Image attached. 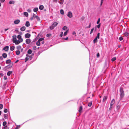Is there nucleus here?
<instances>
[{"mask_svg": "<svg viewBox=\"0 0 129 129\" xmlns=\"http://www.w3.org/2000/svg\"><path fill=\"white\" fill-rule=\"evenodd\" d=\"M21 46L20 45L18 46L17 47V48L18 50L20 49H21Z\"/></svg>", "mask_w": 129, "mask_h": 129, "instance_id": "nucleus-41", "label": "nucleus"}, {"mask_svg": "<svg viewBox=\"0 0 129 129\" xmlns=\"http://www.w3.org/2000/svg\"><path fill=\"white\" fill-rule=\"evenodd\" d=\"M120 100H121L124 96V91L123 90V88L122 87H121L120 90Z\"/></svg>", "mask_w": 129, "mask_h": 129, "instance_id": "nucleus-1", "label": "nucleus"}, {"mask_svg": "<svg viewBox=\"0 0 129 129\" xmlns=\"http://www.w3.org/2000/svg\"><path fill=\"white\" fill-rule=\"evenodd\" d=\"M94 30V28H92V29H91V32H90V34H91L93 32V31Z\"/></svg>", "mask_w": 129, "mask_h": 129, "instance_id": "nucleus-52", "label": "nucleus"}, {"mask_svg": "<svg viewBox=\"0 0 129 129\" xmlns=\"http://www.w3.org/2000/svg\"><path fill=\"white\" fill-rule=\"evenodd\" d=\"M62 29L63 30H66L67 29V27L66 26H65L63 27Z\"/></svg>", "mask_w": 129, "mask_h": 129, "instance_id": "nucleus-43", "label": "nucleus"}, {"mask_svg": "<svg viewBox=\"0 0 129 129\" xmlns=\"http://www.w3.org/2000/svg\"><path fill=\"white\" fill-rule=\"evenodd\" d=\"M11 60L10 59H8L6 60V63L7 64H9L11 62Z\"/></svg>", "mask_w": 129, "mask_h": 129, "instance_id": "nucleus-12", "label": "nucleus"}, {"mask_svg": "<svg viewBox=\"0 0 129 129\" xmlns=\"http://www.w3.org/2000/svg\"><path fill=\"white\" fill-rule=\"evenodd\" d=\"M29 59V58L28 57H26L25 58V62L27 61Z\"/></svg>", "mask_w": 129, "mask_h": 129, "instance_id": "nucleus-55", "label": "nucleus"}, {"mask_svg": "<svg viewBox=\"0 0 129 129\" xmlns=\"http://www.w3.org/2000/svg\"><path fill=\"white\" fill-rule=\"evenodd\" d=\"M58 24V23L56 22H54L52 24L55 27Z\"/></svg>", "mask_w": 129, "mask_h": 129, "instance_id": "nucleus-14", "label": "nucleus"}, {"mask_svg": "<svg viewBox=\"0 0 129 129\" xmlns=\"http://www.w3.org/2000/svg\"><path fill=\"white\" fill-rule=\"evenodd\" d=\"M12 73V71H9L7 73V75L8 76H9Z\"/></svg>", "mask_w": 129, "mask_h": 129, "instance_id": "nucleus-15", "label": "nucleus"}, {"mask_svg": "<svg viewBox=\"0 0 129 129\" xmlns=\"http://www.w3.org/2000/svg\"><path fill=\"white\" fill-rule=\"evenodd\" d=\"M12 65V64H10L9 65H8L7 66H6L7 67V68H8V69L10 68L11 67Z\"/></svg>", "mask_w": 129, "mask_h": 129, "instance_id": "nucleus-27", "label": "nucleus"}, {"mask_svg": "<svg viewBox=\"0 0 129 129\" xmlns=\"http://www.w3.org/2000/svg\"><path fill=\"white\" fill-rule=\"evenodd\" d=\"M20 22V21L19 19H17L14 21V23L15 24H18Z\"/></svg>", "mask_w": 129, "mask_h": 129, "instance_id": "nucleus-5", "label": "nucleus"}, {"mask_svg": "<svg viewBox=\"0 0 129 129\" xmlns=\"http://www.w3.org/2000/svg\"><path fill=\"white\" fill-rule=\"evenodd\" d=\"M7 124V122L6 121H4L3 122V125L4 126H5Z\"/></svg>", "mask_w": 129, "mask_h": 129, "instance_id": "nucleus-34", "label": "nucleus"}, {"mask_svg": "<svg viewBox=\"0 0 129 129\" xmlns=\"http://www.w3.org/2000/svg\"><path fill=\"white\" fill-rule=\"evenodd\" d=\"M115 102V100L114 99H113L111 102L110 105L112 106L114 104Z\"/></svg>", "mask_w": 129, "mask_h": 129, "instance_id": "nucleus-8", "label": "nucleus"}, {"mask_svg": "<svg viewBox=\"0 0 129 129\" xmlns=\"http://www.w3.org/2000/svg\"><path fill=\"white\" fill-rule=\"evenodd\" d=\"M27 53L29 54H31L32 53V50L31 49L27 51Z\"/></svg>", "mask_w": 129, "mask_h": 129, "instance_id": "nucleus-17", "label": "nucleus"}, {"mask_svg": "<svg viewBox=\"0 0 129 129\" xmlns=\"http://www.w3.org/2000/svg\"><path fill=\"white\" fill-rule=\"evenodd\" d=\"M14 2L13 1H11L9 2V4H14Z\"/></svg>", "mask_w": 129, "mask_h": 129, "instance_id": "nucleus-26", "label": "nucleus"}, {"mask_svg": "<svg viewBox=\"0 0 129 129\" xmlns=\"http://www.w3.org/2000/svg\"><path fill=\"white\" fill-rule=\"evenodd\" d=\"M100 55H99V53H97V57L98 58L99 57Z\"/></svg>", "mask_w": 129, "mask_h": 129, "instance_id": "nucleus-58", "label": "nucleus"}, {"mask_svg": "<svg viewBox=\"0 0 129 129\" xmlns=\"http://www.w3.org/2000/svg\"><path fill=\"white\" fill-rule=\"evenodd\" d=\"M3 108V105L2 104H0V109H1Z\"/></svg>", "mask_w": 129, "mask_h": 129, "instance_id": "nucleus-48", "label": "nucleus"}, {"mask_svg": "<svg viewBox=\"0 0 129 129\" xmlns=\"http://www.w3.org/2000/svg\"><path fill=\"white\" fill-rule=\"evenodd\" d=\"M123 37H120L119 38V40L120 41H121L123 40Z\"/></svg>", "mask_w": 129, "mask_h": 129, "instance_id": "nucleus-53", "label": "nucleus"}, {"mask_svg": "<svg viewBox=\"0 0 129 129\" xmlns=\"http://www.w3.org/2000/svg\"><path fill=\"white\" fill-rule=\"evenodd\" d=\"M67 16L70 18L72 17V13L70 11L68 12L67 14Z\"/></svg>", "mask_w": 129, "mask_h": 129, "instance_id": "nucleus-3", "label": "nucleus"}, {"mask_svg": "<svg viewBox=\"0 0 129 129\" xmlns=\"http://www.w3.org/2000/svg\"><path fill=\"white\" fill-rule=\"evenodd\" d=\"M120 108V106L118 105L117 107V109H119Z\"/></svg>", "mask_w": 129, "mask_h": 129, "instance_id": "nucleus-64", "label": "nucleus"}, {"mask_svg": "<svg viewBox=\"0 0 129 129\" xmlns=\"http://www.w3.org/2000/svg\"><path fill=\"white\" fill-rule=\"evenodd\" d=\"M9 49V47L8 46H7L5 47H4L3 49V50L5 51H7Z\"/></svg>", "mask_w": 129, "mask_h": 129, "instance_id": "nucleus-4", "label": "nucleus"}, {"mask_svg": "<svg viewBox=\"0 0 129 129\" xmlns=\"http://www.w3.org/2000/svg\"><path fill=\"white\" fill-rule=\"evenodd\" d=\"M7 55L6 53H3L2 54V57L4 58H5L7 57Z\"/></svg>", "mask_w": 129, "mask_h": 129, "instance_id": "nucleus-11", "label": "nucleus"}, {"mask_svg": "<svg viewBox=\"0 0 129 129\" xmlns=\"http://www.w3.org/2000/svg\"><path fill=\"white\" fill-rule=\"evenodd\" d=\"M18 40H19V41H20V42H22L23 41V39L22 38V39H20Z\"/></svg>", "mask_w": 129, "mask_h": 129, "instance_id": "nucleus-54", "label": "nucleus"}, {"mask_svg": "<svg viewBox=\"0 0 129 129\" xmlns=\"http://www.w3.org/2000/svg\"><path fill=\"white\" fill-rule=\"evenodd\" d=\"M20 43V41H19V40H16V42L15 43V44L16 45H18Z\"/></svg>", "mask_w": 129, "mask_h": 129, "instance_id": "nucleus-19", "label": "nucleus"}, {"mask_svg": "<svg viewBox=\"0 0 129 129\" xmlns=\"http://www.w3.org/2000/svg\"><path fill=\"white\" fill-rule=\"evenodd\" d=\"M38 10V8L37 7H36L34 8L33 11L34 12H36Z\"/></svg>", "mask_w": 129, "mask_h": 129, "instance_id": "nucleus-21", "label": "nucleus"}, {"mask_svg": "<svg viewBox=\"0 0 129 129\" xmlns=\"http://www.w3.org/2000/svg\"><path fill=\"white\" fill-rule=\"evenodd\" d=\"M55 27L53 25L50 27V28L51 30L53 29Z\"/></svg>", "mask_w": 129, "mask_h": 129, "instance_id": "nucleus-24", "label": "nucleus"}, {"mask_svg": "<svg viewBox=\"0 0 129 129\" xmlns=\"http://www.w3.org/2000/svg\"><path fill=\"white\" fill-rule=\"evenodd\" d=\"M60 12L61 14L63 15L64 14V11L63 10L61 9L60 11Z\"/></svg>", "mask_w": 129, "mask_h": 129, "instance_id": "nucleus-29", "label": "nucleus"}, {"mask_svg": "<svg viewBox=\"0 0 129 129\" xmlns=\"http://www.w3.org/2000/svg\"><path fill=\"white\" fill-rule=\"evenodd\" d=\"M36 46H34L33 47V49L34 50H35L36 49Z\"/></svg>", "mask_w": 129, "mask_h": 129, "instance_id": "nucleus-61", "label": "nucleus"}, {"mask_svg": "<svg viewBox=\"0 0 129 129\" xmlns=\"http://www.w3.org/2000/svg\"><path fill=\"white\" fill-rule=\"evenodd\" d=\"M92 105V102L91 101L88 104V106L90 107L91 106V105Z\"/></svg>", "mask_w": 129, "mask_h": 129, "instance_id": "nucleus-32", "label": "nucleus"}, {"mask_svg": "<svg viewBox=\"0 0 129 129\" xmlns=\"http://www.w3.org/2000/svg\"><path fill=\"white\" fill-rule=\"evenodd\" d=\"M24 15L26 17H28V13L26 12H24Z\"/></svg>", "mask_w": 129, "mask_h": 129, "instance_id": "nucleus-18", "label": "nucleus"}, {"mask_svg": "<svg viewBox=\"0 0 129 129\" xmlns=\"http://www.w3.org/2000/svg\"><path fill=\"white\" fill-rule=\"evenodd\" d=\"M116 58L115 57H113L112 59L111 60L112 61H114L115 60H116Z\"/></svg>", "mask_w": 129, "mask_h": 129, "instance_id": "nucleus-35", "label": "nucleus"}, {"mask_svg": "<svg viewBox=\"0 0 129 129\" xmlns=\"http://www.w3.org/2000/svg\"><path fill=\"white\" fill-rule=\"evenodd\" d=\"M44 39L42 38H40L38 40V41L39 42L43 41Z\"/></svg>", "mask_w": 129, "mask_h": 129, "instance_id": "nucleus-33", "label": "nucleus"}, {"mask_svg": "<svg viewBox=\"0 0 129 129\" xmlns=\"http://www.w3.org/2000/svg\"><path fill=\"white\" fill-rule=\"evenodd\" d=\"M31 40L30 39H27L26 40V43L27 44H29L30 43Z\"/></svg>", "mask_w": 129, "mask_h": 129, "instance_id": "nucleus-7", "label": "nucleus"}, {"mask_svg": "<svg viewBox=\"0 0 129 129\" xmlns=\"http://www.w3.org/2000/svg\"><path fill=\"white\" fill-rule=\"evenodd\" d=\"M15 47L14 46H12L10 47V50L11 51H12L14 50Z\"/></svg>", "mask_w": 129, "mask_h": 129, "instance_id": "nucleus-16", "label": "nucleus"}, {"mask_svg": "<svg viewBox=\"0 0 129 129\" xmlns=\"http://www.w3.org/2000/svg\"><path fill=\"white\" fill-rule=\"evenodd\" d=\"M63 2H64V1H63H63H61V2H59V3L61 4H63Z\"/></svg>", "mask_w": 129, "mask_h": 129, "instance_id": "nucleus-59", "label": "nucleus"}, {"mask_svg": "<svg viewBox=\"0 0 129 129\" xmlns=\"http://www.w3.org/2000/svg\"><path fill=\"white\" fill-rule=\"evenodd\" d=\"M30 24L29 22L28 21H26L25 25L26 26L28 27L30 26Z\"/></svg>", "mask_w": 129, "mask_h": 129, "instance_id": "nucleus-9", "label": "nucleus"}, {"mask_svg": "<svg viewBox=\"0 0 129 129\" xmlns=\"http://www.w3.org/2000/svg\"><path fill=\"white\" fill-rule=\"evenodd\" d=\"M4 79L5 80H6L7 79V77L6 76H4Z\"/></svg>", "mask_w": 129, "mask_h": 129, "instance_id": "nucleus-57", "label": "nucleus"}, {"mask_svg": "<svg viewBox=\"0 0 129 129\" xmlns=\"http://www.w3.org/2000/svg\"><path fill=\"white\" fill-rule=\"evenodd\" d=\"M97 39L96 37V38L93 40V43H95L97 42Z\"/></svg>", "mask_w": 129, "mask_h": 129, "instance_id": "nucleus-22", "label": "nucleus"}, {"mask_svg": "<svg viewBox=\"0 0 129 129\" xmlns=\"http://www.w3.org/2000/svg\"><path fill=\"white\" fill-rule=\"evenodd\" d=\"M16 37V35H13L12 36L13 38V43H15L17 40Z\"/></svg>", "mask_w": 129, "mask_h": 129, "instance_id": "nucleus-2", "label": "nucleus"}, {"mask_svg": "<svg viewBox=\"0 0 129 129\" xmlns=\"http://www.w3.org/2000/svg\"><path fill=\"white\" fill-rule=\"evenodd\" d=\"M51 36V34H47V36L48 37H50Z\"/></svg>", "mask_w": 129, "mask_h": 129, "instance_id": "nucleus-42", "label": "nucleus"}, {"mask_svg": "<svg viewBox=\"0 0 129 129\" xmlns=\"http://www.w3.org/2000/svg\"><path fill=\"white\" fill-rule=\"evenodd\" d=\"M20 53V52L18 50L16 52V54L17 55H19Z\"/></svg>", "mask_w": 129, "mask_h": 129, "instance_id": "nucleus-23", "label": "nucleus"}, {"mask_svg": "<svg viewBox=\"0 0 129 129\" xmlns=\"http://www.w3.org/2000/svg\"><path fill=\"white\" fill-rule=\"evenodd\" d=\"M107 99V97L106 96H104L103 98V101L104 102Z\"/></svg>", "mask_w": 129, "mask_h": 129, "instance_id": "nucleus-20", "label": "nucleus"}, {"mask_svg": "<svg viewBox=\"0 0 129 129\" xmlns=\"http://www.w3.org/2000/svg\"><path fill=\"white\" fill-rule=\"evenodd\" d=\"M100 18H99L98 20H97V24H99V22H100Z\"/></svg>", "mask_w": 129, "mask_h": 129, "instance_id": "nucleus-51", "label": "nucleus"}, {"mask_svg": "<svg viewBox=\"0 0 129 129\" xmlns=\"http://www.w3.org/2000/svg\"><path fill=\"white\" fill-rule=\"evenodd\" d=\"M63 35V32H61V34L60 35V37H62V36Z\"/></svg>", "mask_w": 129, "mask_h": 129, "instance_id": "nucleus-45", "label": "nucleus"}, {"mask_svg": "<svg viewBox=\"0 0 129 129\" xmlns=\"http://www.w3.org/2000/svg\"><path fill=\"white\" fill-rule=\"evenodd\" d=\"M12 65V64H10L9 65H8L7 66H6L7 67V68H8V69L10 68L11 67Z\"/></svg>", "mask_w": 129, "mask_h": 129, "instance_id": "nucleus-28", "label": "nucleus"}, {"mask_svg": "<svg viewBox=\"0 0 129 129\" xmlns=\"http://www.w3.org/2000/svg\"><path fill=\"white\" fill-rule=\"evenodd\" d=\"M39 9L41 10H43L44 8V7L43 5H41L39 6Z\"/></svg>", "mask_w": 129, "mask_h": 129, "instance_id": "nucleus-13", "label": "nucleus"}, {"mask_svg": "<svg viewBox=\"0 0 129 129\" xmlns=\"http://www.w3.org/2000/svg\"><path fill=\"white\" fill-rule=\"evenodd\" d=\"M31 35L29 33H27L25 34V37L26 38H29L30 37Z\"/></svg>", "mask_w": 129, "mask_h": 129, "instance_id": "nucleus-6", "label": "nucleus"}, {"mask_svg": "<svg viewBox=\"0 0 129 129\" xmlns=\"http://www.w3.org/2000/svg\"><path fill=\"white\" fill-rule=\"evenodd\" d=\"M26 29V27L25 26H23L20 28V30L22 31H24Z\"/></svg>", "mask_w": 129, "mask_h": 129, "instance_id": "nucleus-10", "label": "nucleus"}, {"mask_svg": "<svg viewBox=\"0 0 129 129\" xmlns=\"http://www.w3.org/2000/svg\"><path fill=\"white\" fill-rule=\"evenodd\" d=\"M27 11L29 12H30L31 11V10L29 9H27Z\"/></svg>", "mask_w": 129, "mask_h": 129, "instance_id": "nucleus-50", "label": "nucleus"}, {"mask_svg": "<svg viewBox=\"0 0 129 129\" xmlns=\"http://www.w3.org/2000/svg\"><path fill=\"white\" fill-rule=\"evenodd\" d=\"M7 82H4V85H3V87L4 88H5V86L6 85V84H7Z\"/></svg>", "mask_w": 129, "mask_h": 129, "instance_id": "nucleus-39", "label": "nucleus"}, {"mask_svg": "<svg viewBox=\"0 0 129 129\" xmlns=\"http://www.w3.org/2000/svg\"><path fill=\"white\" fill-rule=\"evenodd\" d=\"M100 24H101L100 23H99L98 25L96 27H97V28H100Z\"/></svg>", "mask_w": 129, "mask_h": 129, "instance_id": "nucleus-49", "label": "nucleus"}, {"mask_svg": "<svg viewBox=\"0 0 129 129\" xmlns=\"http://www.w3.org/2000/svg\"><path fill=\"white\" fill-rule=\"evenodd\" d=\"M17 38L18 39V40L20 39H22L21 36V35H18L17 36Z\"/></svg>", "mask_w": 129, "mask_h": 129, "instance_id": "nucleus-36", "label": "nucleus"}, {"mask_svg": "<svg viewBox=\"0 0 129 129\" xmlns=\"http://www.w3.org/2000/svg\"><path fill=\"white\" fill-rule=\"evenodd\" d=\"M103 0H101V4L100 5V6H101L102 5V4L103 3Z\"/></svg>", "mask_w": 129, "mask_h": 129, "instance_id": "nucleus-56", "label": "nucleus"}, {"mask_svg": "<svg viewBox=\"0 0 129 129\" xmlns=\"http://www.w3.org/2000/svg\"><path fill=\"white\" fill-rule=\"evenodd\" d=\"M82 109V106H81L80 107L79 109V111L80 112H81V111Z\"/></svg>", "mask_w": 129, "mask_h": 129, "instance_id": "nucleus-30", "label": "nucleus"}, {"mask_svg": "<svg viewBox=\"0 0 129 129\" xmlns=\"http://www.w3.org/2000/svg\"><path fill=\"white\" fill-rule=\"evenodd\" d=\"M35 18L36 19H37L38 20H40V19L38 16H35Z\"/></svg>", "mask_w": 129, "mask_h": 129, "instance_id": "nucleus-44", "label": "nucleus"}, {"mask_svg": "<svg viewBox=\"0 0 129 129\" xmlns=\"http://www.w3.org/2000/svg\"><path fill=\"white\" fill-rule=\"evenodd\" d=\"M68 30H69L68 29V30L66 32H64V36H65L67 35L68 32Z\"/></svg>", "mask_w": 129, "mask_h": 129, "instance_id": "nucleus-37", "label": "nucleus"}, {"mask_svg": "<svg viewBox=\"0 0 129 129\" xmlns=\"http://www.w3.org/2000/svg\"><path fill=\"white\" fill-rule=\"evenodd\" d=\"M128 33H127V32H126V33H125L124 34L125 35L126 37L128 36Z\"/></svg>", "mask_w": 129, "mask_h": 129, "instance_id": "nucleus-46", "label": "nucleus"}, {"mask_svg": "<svg viewBox=\"0 0 129 129\" xmlns=\"http://www.w3.org/2000/svg\"><path fill=\"white\" fill-rule=\"evenodd\" d=\"M29 58H30V60H31L32 59V56H29Z\"/></svg>", "mask_w": 129, "mask_h": 129, "instance_id": "nucleus-63", "label": "nucleus"}, {"mask_svg": "<svg viewBox=\"0 0 129 129\" xmlns=\"http://www.w3.org/2000/svg\"><path fill=\"white\" fill-rule=\"evenodd\" d=\"M7 69H8V68H7V67L6 66L5 67H4L3 68V70H4V71H6Z\"/></svg>", "mask_w": 129, "mask_h": 129, "instance_id": "nucleus-31", "label": "nucleus"}, {"mask_svg": "<svg viewBox=\"0 0 129 129\" xmlns=\"http://www.w3.org/2000/svg\"><path fill=\"white\" fill-rule=\"evenodd\" d=\"M3 76V74L2 73H0V76Z\"/></svg>", "mask_w": 129, "mask_h": 129, "instance_id": "nucleus-60", "label": "nucleus"}, {"mask_svg": "<svg viewBox=\"0 0 129 129\" xmlns=\"http://www.w3.org/2000/svg\"><path fill=\"white\" fill-rule=\"evenodd\" d=\"M36 45L38 46H39L40 45V42L38 41L36 43Z\"/></svg>", "mask_w": 129, "mask_h": 129, "instance_id": "nucleus-25", "label": "nucleus"}, {"mask_svg": "<svg viewBox=\"0 0 129 129\" xmlns=\"http://www.w3.org/2000/svg\"><path fill=\"white\" fill-rule=\"evenodd\" d=\"M8 111L7 109H5L4 110V112L5 113H6Z\"/></svg>", "mask_w": 129, "mask_h": 129, "instance_id": "nucleus-47", "label": "nucleus"}, {"mask_svg": "<svg viewBox=\"0 0 129 129\" xmlns=\"http://www.w3.org/2000/svg\"><path fill=\"white\" fill-rule=\"evenodd\" d=\"M8 115L6 114H5L4 115V117L5 119H7Z\"/></svg>", "mask_w": 129, "mask_h": 129, "instance_id": "nucleus-40", "label": "nucleus"}, {"mask_svg": "<svg viewBox=\"0 0 129 129\" xmlns=\"http://www.w3.org/2000/svg\"><path fill=\"white\" fill-rule=\"evenodd\" d=\"M99 36H100V33H98L97 34V36L96 37V38L98 39H99Z\"/></svg>", "mask_w": 129, "mask_h": 129, "instance_id": "nucleus-38", "label": "nucleus"}, {"mask_svg": "<svg viewBox=\"0 0 129 129\" xmlns=\"http://www.w3.org/2000/svg\"><path fill=\"white\" fill-rule=\"evenodd\" d=\"M85 17H82L81 18V19L82 20H83L84 19Z\"/></svg>", "mask_w": 129, "mask_h": 129, "instance_id": "nucleus-62", "label": "nucleus"}]
</instances>
